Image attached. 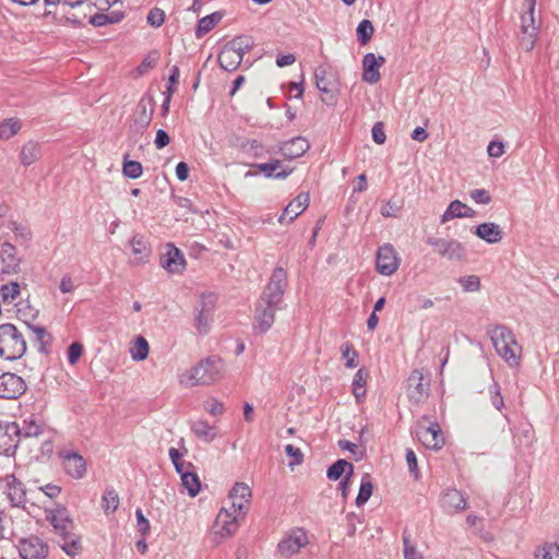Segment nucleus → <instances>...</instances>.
<instances>
[{"mask_svg": "<svg viewBox=\"0 0 559 559\" xmlns=\"http://www.w3.org/2000/svg\"><path fill=\"white\" fill-rule=\"evenodd\" d=\"M223 376V361L217 356H210L201 359L181 379L182 383L190 386L210 385L218 381Z\"/></svg>", "mask_w": 559, "mask_h": 559, "instance_id": "obj_3", "label": "nucleus"}, {"mask_svg": "<svg viewBox=\"0 0 559 559\" xmlns=\"http://www.w3.org/2000/svg\"><path fill=\"white\" fill-rule=\"evenodd\" d=\"M216 301L217 297L212 292H204L200 295L198 305L194 308V326L200 334H207L210 332Z\"/></svg>", "mask_w": 559, "mask_h": 559, "instance_id": "obj_8", "label": "nucleus"}, {"mask_svg": "<svg viewBox=\"0 0 559 559\" xmlns=\"http://www.w3.org/2000/svg\"><path fill=\"white\" fill-rule=\"evenodd\" d=\"M373 33L374 27L371 21L365 19L358 24L356 28L357 40L359 41L360 45H366L370 41Z\"/></svg>", "mask_w": 559, "mask_h": 559, "instance_id": "obj_45", "label": "nucleus"}, {"mask_svg": "<svg viewBox=\"0 0 559 559\" xmlns=\"http://www.w3.org/2000/svg\"><path fill=\"white\" fill-rule=\"evenodd\" d=\"M426 243L435 248L436 252L449 261H465L466 250L462 242L456 239H445L435 236L426 238Z\"/></svg>", "mask_w": 559, "mask_h": 559, "instance_id": "obj_9", "label": "nucleus"}, {"mask_svg": "<svg viewBox=\"0 0 559 559\" xmlns=\"http://www.w3.org/2000/svg\"><path fill=\"white\" fill-rule=\"evenodd\" d=\"M414 433L425 448L433 451L442 449L445 443L444 439H435L428 427L420 423L417 425Z\"/></svg>", "mask_w": 559, "mask_h": 559, "instance_id": "obj_31", "label": "nucleus"}, {"mask_svg": "<svg viewBox=\"0 0 559 559\" xmlns=\"http://www.w3.org/2000/svg\"><path fill=\"white\" fill-rule=\"evenodd\" d=\"M22 128V123L16 118H8L4 119L2 122H0V139L1 140H10L15 134L19 133V131Z\"/></svg>", "mask_w": 559, "mask_h": 559, "instance_id": "obj_40", "label": "nucleus"}, {"mask_svg": "<svg viewBox=\"0 0 559 559\" xmlns=\"http://www.w3.org/2000/svg\"><path fill=\"white\" fill-rule=\"evenodd\" d=\"M474 234L489 245L498 243L503 238L502 228L498 224L491 222L481 223L475 226Z\"/></svg>", "mask_w": 559, "mask_h": 559, "instance_id": "obj_25", "label": "nucleus"}, {"mask_svg": "<svg viewBox=\"0 0 559 559\" xmlns=\"http://www.w3.org/2000/svg\"><path fill=\"white\" fill-rule=\"evenodd\" d=\"M314 80L317 88L326 95L322 98L323 103L330 106L335 105L336 96L333 94L332 88L330 87L331 82L328 80V73L324 67L319 66L314 70Z\"/></svg>", "mask_w": 559, "mask_h": 559, "instance_id": "obj_28", "label": "nucleus"}, {"mask_svg": "<svg viewBox=\"0 0 559 559\" xmlns=\"http://www.w3.org/2000/svg\"><path fill=\"white\" fill-rule=\"evenodd\" d=\"M354 474V465L344 459L336 460L326 471L330 480L342 479L345 475Z\"/></svg>", "mask_w": 559, "mask_h": 559, "instance_id": "obj_34", "label": "nucleus"}, {"mask_svg": "<svg viewBox=\"0 0 559 559\" xmlns=\"http://www.w3.org/2000/svg\"><path fill=\"white\" fill-rule=\"evenodd\" d=\"M224 14L219 11L213 12L204 17H202L195 27V37L201 38L207 33H210L216 24L221 22Z\"/></svg>", "mask_w": 559, "mask_h": 559, "instance_id": "obj_35", "label": "nucleus"}, {"mask_svg": "<svg viewBox=\"0 0 559 559\" xmlns=\"http://www.w3.org/2000/svg\"><path fill=\"white\" fill-rule=\"evenodd\" d=\"M238 515L223 508L214 522L215 534L222 538L234 534L238 528Z\"/></svg>", "mask_w": 559, "mask_h": 559, "instance_id": "obj_20", "label": "nucleus"}, {"mask_svg": "<svg viewBox=\"0 0 559 559\" xmlns=\"http://www.w3.org/2000/svg\"><path fill=\"white\" fill-rule=\"evenodd\" d=\"M46 520L59 536L57 543L68 556L75 557L82 552L81 536L74 533L75 525L66 507L58 506L55 510H50Z\"/></svg>", "mask_w": 559, "mask_h": 559, "instance_id": "obj_2", "label": "nucleus"}, {"mask_svg": "<svg viewBox=\"0 0 559 559\" xmlns=\"http://www.w3.org/2000/svg\"><path fill=\"white\" fill-rule=\"evenodd\" d=\"M1 295L4 301H13L20 294V285L11 282L1 286Z\"/></svg>", "mask_w": 559, "mask_h": 559, "instance_id": "obj_52", "label": "nucleus"}, {"mask_svg": "<svg viewBox=\"0 0 559 559\" xmlns=\"http://www.w3.org/2000/svg\"><path fill=\"white\" fill-rule=\"evenodd\" d=\"M41 156L40 144L36 141L26 142L20 152V160L23 166H29Z\"/></svg>", "mask_w": 559, "mask_h": 559, "instance_id": "obj_33", "label": "nucleus"}, {"mask_svg": "<svg viewBox=\"0 0 559 559\" xmlns=\"http://www.w3.org/2000/svg\"><path fill=\"white\" fill-rule=\"evenodd\" d=\"M19 554L21 559H45L49 555V547L38 536L32 535L20 539Z\"/></svg>", "mask_w": 559, "mask_h": 559, "instance_id": "obj_13", "label": "nucleus"}, {"mask_svg": "<svg viewBox=\"0 0 559 559\" xmlns=\"http://www.w3.org/2000/svg\"><path fill=\"white\" fill-rule=\"evenodd\" d=\"M309 148L310 144L306 138L295 136L280 145V153L292 160L301 157Z\"/></svg>", "mask_w": 559, "mask_h": 559, "instance_id": "obj_21", "label": "nucleus"}, {"mask_svg": "<svg viewBox=\"0 0 559 559\" xmlns=\"http://www.w3.org/2000/svg\"><path fill=\"white\" fill-rule=\"evenodd\" d=\"M155 110V99L153 95L146 93L139 100L133 112V127L136 131L145 130L153 118Z\"/></svg>", "mask_w": 559, "mask_h": 559, "instance_id": "obj_14", "label": "nucleus"}, {"mask_svg": "<svg viewBox=\"0 0 559 559\" xmlns=\"http://www.w3.org/2000/svg\"><path fill=\"white\" fill-rule=\"evenodd\" d=\"M159 264L168 273L181 274L186 269V259L180 249L174 243L166 245V252L160 255Z\"/></svg>", "mask_w": 559, "mask_h": 559, "instance_id": "obj_16", "label": "nucleus"}, {"mask_svg": "<svg viewBox=\"0 0 559 559\" xmlns=\"http://www.w3.org/2000/svg\"><path fill=\"white\" fill-rule=\"evenodd\" d=\"M26 389V382L22 377L13 372H3L0 376V399L16 400Z\"/></svg>", "mask_w": 559, "mask_h": 559, "instance_id": "obj_11", "label": "nucleus"}, {"mask_svg": "<svg viewBox=\"0 0 559 559\" xmlns=\"http://www.w3.org/2000/svg\"><path fill=\"white\" fill-rule=\"evenodd\" d=\"M24 436L25 437H37L41 433L43 429L33 419L24 420Z\"/></svg>", "mask_w": 559, "mask_h": 559, "instance_id": "obj_62", "label": "nucleus"}, {"mask_svg": "<svg viewBox=\"0 0 559 559\" xmlns=\"http://www.w3.org/2000/svg\"><path fill=\"white\" fill-rule=\"evenodd\" d=\"M401 207L397 206L394 202L388 201L382 207H381V215L384 217H396Z\"/></svg>", "mask_w": 559, "mask_h": 559, "instance_id": "obj_64", "label": "nucleus"}, {"mask_svg": "<svg viewBox=\"0 0 559 559\" xmlns=\"http://www.w3.org/2000/svg\"><path fill=\"white\" fill-rule=\"evenodd\" d=\"M228 498L230 501H249V499L251 498V489L245 483H236L235 486L229 491Z\"/></svg>", "mask_w": 559, "mask_h": 559, "instance_id": "obj_48", "label": "nucleus"}, {"mask_svg": "<svg viewBox=\"0 0 559 559\" xmlns=\"http://www.w3.org/2000/svg\"><path fill=\"white\" fill-rule=\"evenodd\" d=\"M25 324L26 328L34 334L33 342L37 350L41 354H48L53 340L52 335L47 331L45 326L34 325L31 323Z\"/></svg>", "mask_w": 559, "mask_h": 559, "instance_id": "obj_29", "label": "nucleus"}, {"mask_svg": "<svg viewBox=\"0 0 559 559\" xmlns=\"http://www.w3.org/2000/svg\"><path fill=\"white\" fill-rule=\"evenodd\" d=\"M487 152L491 157H500L504 153V145L500 141H491L488 144Z\"/></svg>", "mask_w": 559, "mask_h": 559, "instance_id": "obj_63", "label": "nucleus"}, {"mask_svg": "<svg viewBox=\"0 0 559 559\" xmlns=\"http://www.w3.org/2000/svg\"><path fill=\"white\" fill-rule=\"evenodd\" d=\"M124 17L121 11H111L109 13H96L90 17V24L95 27H102L108 24L119 23Z\"/></svg>", "mask_w": 559, "mask_h": 559, "instance_id": "obj_37", "label": "nucleus"}, {"mask_svg": "<svg viewBox=\"0 0 559 559\" xmlns=\"http://www.w3.org/2000/svg\"><path fill=\"white\" fill-rule=\"evenodd\" d=\"M403 545H404V558L405 559H424L423 555L418 552L409 542V537L406 533H403Z\"/></svg>", "mask_w": 559, "mask_h": 559, "instance_id": "obj_56", "label": "nucleus"}, {"mask_svg": "<svg viewBox=\"0 0 559 559\" xmlns=\"http://www.w3.org/2000/svg\"><path fill=\"white\" fill-rule=\"evenodd\" d=\"M406 462L408 465L409 473L415 477V479L419 478V468L417 464L416 453L412 449H407L406 451Z\"/></svg>", "mask_w": 559, "mask_h": 559, "instance_id": "obj_59", "label": "nucleus"}, {"mask_svg": "<svg viewBox=\"0 0 559 559\" xmlns=\"http://www.w3.org/2000/svg\"><path fill=\"white\" fill-rule=\"evenodd\" d=\"M376 265L377 271L385 276L392 275L397 270L399 258L391 245H385L378 249Z\"/></svg>", "mask_w": 559, "mask_h": 559, "instance_id": "obj_17", "label": "nucleus"}, {"mask_svg": "<svg viewBox=\"0 0 559 559\" xmlns=\"http://www.w3.org/2000/svg\"><path fill=\"white\" fill-rule=\"evenodd\" d=\"M368 371L366 368H359L353 379V394L357 402H360L366 396V383L368 379Z\"/></svg>", "mask_w": 559, "mask_h": 559, "instance_id": "obj_39", "label": "nucleus"}, {"mask_svg": "<svg viewBox=\"0 0 559 559\" xmlns=\"http://www.w3.org/2000/svg\"><path fill=\"white\" fill-rule=\"evenodd\" d=\"M252 167L257 168L266 178L286 179L293 171V167H283L280 159H271L267 163L253 164Z\"/></svg>", "mask_w": 559, "mask_h": 559, "instance_id": "obj_24", "label": "nucleus"}, {"mask_svg": "<svg viewBox=\"0 0 559 559\" xmlns=\"http://www.w3.org/2000/svg\"><path fill=\"white\" fill-rule=\"evenodd\" d=\"M67 475L73 479H82L86 474V461L76 451L62 450L58 453Z\"/></svg>", "mask_w": 559, "mask_h": 559, "instance_id": "obj_12", "label": "nucleus"}, {"mask_svg": "<svg viewBox=\"0 0 559 559\" xmlns=\"http://www.w3.org/2000/svg\"><path fill=\"white\" fill-rule=\"evenodd\" d=\"M168 454L176 472L179 475H181V473H185L187 469L194 468L191 462L182 461V453L178 449L170 448Z\"/></svg>", "mask_w": 559, "mask_h": 559, "instance_id": "obj_47", "label": "nucleus"}, {"mask_svg": "<svg viewBox=\"0 0 559 559\" xmlns=\"http://www.w3.org/2000/svg\"><path fill=\"white\" fill-rule=\"evenodd\" d=\"M536 0L523 1V13L521 14L520 46L525 51H531L536 43L538 25L535 22Z\"/></svg>", "mask_w": 559, "mask_h": 559, "instance_id": "obj_6", "label": "nucleus"}, {"mask_svg": "<svg viewBox=\"0 0 559 559\" xmlns=\"http://www.w3.org/2000/svg\"><path fill=\"white\" fill-rule=\"evenodd\" d=\"M16 248L9 243H2L0 248V259L2 262V274H16L20 272V259L17 258Z\"/></svg>", "mask_w": 559, "mask_h": 559, "instance_id": "obj_22", "label": "nucleus"}, {"mask_svg": "<svg viewBox=\"0 0 559 559\" xmlns=\"http://www.w3.org/2000/svg\"><path fill=\"white\" fill-rule=\"evenodd\" d=\"M146 21L152 27L157 28L165 22V12L159 8H153L147 13Z\"/></svg>", "mask_w": 559, "mask_h": 559, "instance_id": "obj_53", "label": "nucleus"}, {"mask_svg": "<svg viewBox=\"0 0 559 559\" xmlns=\"http://www.w3.org/2000/svg\"><path fill=\"white\" fill-rule=\"evenodd\" d=\"M535 559H559V545L556 543H544L536 547Z\"/></svg>", "mask_w": 559, "mask_h": 559, "instance_id": "obj_43", "label": "nucleus"}, {"mask_svg": "<svg viewBox=\"0 0 559 559\" xmlns=\"http://www.w3.org/2000/svg\"><path fill=\"white\" fill-rule=\"evenodd\" d=\"M27 349L23 332L12 323L0 324V357L5 360L22 358Z\"/></svg>", "mask_w": 559, "mask_h": 559, "instance_id": "obj_4", "label": "nucleus"}, {"mask_svg": "<svg viewBox=\"0 0 559 559\" xmlns=\"http://www.w3.org/2000/svg\"><path fill=\"white\" fill-rule=\"evenodd\" d=\"M497 354L504 359L509 365L518 364L519 356L515 354V348L519 344L512 331L506 325H496L489 328L487 331Z\"/></svg>", "mask_w": 559, "mask_h": 559, "instance_id": "obj_5", "label": "nucleus"}, {"mask_svg": "<svg viewBox=\"0 0 559 559\" xmlns=\"http://www.w3.org/2000/svg\"><path fill=\"white\" fill-rule=\"evenodd\" d=\"M287 286V272L282 266H276L255 302L253 330L257 333L264 334L272 328L276 311L284 309Z\"/></svg>", "mask_w": 559, "mask_h": 559, "instance_id": "obj_1", "label": "nucleus"}, {"mask_svg": "<svg viewBox=\"0 0 559 559\" xmlns=\"http://www.w3.org/2000/svg\"><path fill=\"white\" fill-rule=\"evenodd\" d=\"M489 395L492 406L496 409L501 411L504 407V401L501 395V388L498 382L493 381L489 386Z\"/></svg>", "mask_w": 559, "mask_h": 559, "instance_id": "obj_51", "label": "nucleus"}, {"mask_svg": "<svg viewBox=\"0 0 559 559\" xmlns=\"http://www.w3.org/2000/svg\"><path fill=\"white\" fill-rule=\"evenodd\" d=\"M130 246L138 263L148 262L152 254V248L145 236L135 234L130 240Z\"/></svg>", "mask_w": 559, "mask_h": 559, "instance_id": "obj_27", "label": "nucleus"}, {"mask_svg": "<svg viewBox=\"0 0 559 559\" xmlns=\"http://www.w3.org/2000/svg\"><path fill=\"white\" fill-rule=\"evenodd\" d=\"M193 468L187 469L181 473V484L187 489L190 497H195L201 490V481Z\"/></svg>", "mask_w": 559, "mask_h": 559, "instance_id": "obj_38", "label": "nucleus"}, {"mask_svg": "<svg viewBox=\"0 0 559 559\" xmlns=\"http://www.w3.org/2000/svg\"><path fill=\"white\" fill-rule=\"evenodd\" d=\"M371 136L374 143L384 144L386 141V135L384 132V123L382 121H378L373 124L371 129Z\"/></svg>", "mask_w": 559, "mask_h": 559, "instance_id": "obj_58", "label": "nucleus"}, {"mask_svg": "<svg viewBox=\"0 0 559 559\" xmlns=\"http://www.w3.org/2000/svg\"><path fill=\"white\" fill-rule=\"evenodd\" d=\"M229 47L234 48V50L243 59V56L249 52L253 47V40L249 36H238L233 40L227 43Z\"/></svg>", "mask_w": 559, "mask_h": 559, "instance_id": "obj_44", "label": "nucleus"}, {"mask_svg": "<svg viewBox=\"0 0 559 559\" xmlns=\"http://www.w3.org/2000/svg\"><path fill=\"white\" fill-rule=\"evenodd\" d=\"M459 283L465 292H477L480 288V280L476 275L462 276L459 278Z\"/></svg>", "mask_w": 559, "mask_h": 559, "instance_id": "obj_54", "label": "nucleus"}, {"mask_svg": "<svg viewBox=\"0 0 559 559\" xmlns=\"http://www.w3.org/2000/svg\"><path fill=\"white\" fill-rule=\"evenodd\" d=\"M373 491V484L369 474H365L361 478L358 495L356 497V506H364L371 497Z\"/></svg>", "mask_w": 559, "mask_h": 559, "instance_id": "obj_42", "label": "nucleus"}, {"mask_svg": "<svg viewBox=\"0 0 559 559\" xmlns=\"http://www.w3.org/2000/svg\"><path fill=\"white\" fill-rule=\"evenodd\" d=\"M102 501V507L106 514H112L119 507V496L112 487L105 489Z\"/></svg>", "mask_w": 559, "mask_h": 559, "instance_id": "obj_41", "label": "nucleus"}, {"mask_svg": "<svg viewBox=\"0 0 559 559\" xmlns=\"http://www.w3.org/2000/svg\"><path fill=\"white\" fill-rule=\"evenodd\" d=\"M385 63L383 56H376L368 52L362 58V80L369 84H376L380 81L381 75L379 68Z\"/></svg>", "mask_w": 559, "mask_h": 559, "instance_id": "obj_18", "label": "nucleus"}, {"mask_svg": "<svg viewBox=\"0 0 559 559\" xmlns=\"http://www.w3.org/2000/svg\"><path fill=\"white\" fill-rule=\"evenodd\" d=\"M309 193L301 192L284 209V215L289 216L288 222H293L304 211L307 210V207L309 206Z\"/></svg>", "mask_w": 559, "mask_h": 559, "instance_id": "obj_32", "label": "nucleus"}, {"mask_svg": "<svg viewBox=\"0 0 559 559\" xmlns=\"http://www.w3.org/2000/svg\"><path fill=\"white\" fill-rule=\"evenodd\" d=\"M5 492L13 507H22L26 503V492L23 484L13 475L4 477Z\"/></svg>", "mask_w": 559, "mask_h": 559, "instance_id": "obj_23", "label": "nucleus"}, {"mask_svg": "<svg viewBox=\"0 0 559 559\" xmlns=\"http://www.w3.org/2000/svg\"><path fill=\"white\" fill-rule=\"evenodd\" d=\"M143 173V167L138 160L127 159V155L124 156L122 174L130 179H138L141 177Z\"/></svg>", "mask_w": 559, "mask_h": 559, "instance_id": "obj_49", "label": "nucleus"}, {"mask_svg": "<svg viewBox=\"0 0 559 559\" xmlns=\"http://www.w3.org/2000/svg\"><path fill=\"white\" fill-rule=\"evenodd\" d=\"M192 432L204 442H212L217 433L214 426H211L205 420H195L190 425Z\"/></svg>", "mask_w": 559, "mask_h": 559, "instance_id": "obj_36", "label": "nucleus"}, {"mask_svg": "<svg viewBox=\"0 0 559 559\" xmlns=\"http://www.w3.org/2000/svg\"><path fill=\"white\" fill-rule=\"evenodd\" d=\"M68 361L70 365H75L83 354V345L79 342H73L68 347Z\"/></svg>", "mask_w": 559, "mask_h": 559, "instance_id": "obj_57", "label": "nucleus"}, {"mask_svg": "<svg viewBox=\"0 0 559 559\" xmlns=\"http://www.w3.org/2000/svg\"><path fill=\"white\" fill-rule=\"evenodd\" d=\"M307 544L308 536L306 531L302 528H295L278 543L277 550L281 556L289 558L297 554Z\"/></svg>", "mask_w": 559, "mask_h": 559, "instance_id": "obj_15", "label": "nucleus"}, {"mask_svg": "<svg viewBox=\"0 0 559 559\" xmlns=\"http://www.w3.org/2000/svg\"><path fill=\"white\" fill-rule=\"evenodd\" d=\"M341 350L343 358L346 360L345 366L350 369L357 367L358 353L353 348L352 344L344 343L341 346Z\"/></svg>", "mask_w": 559, "mask_h": 559, "instance_id": "obj_50", "label": "nucleus"}, {"mask_svg": "<svg viewBox=\"0 0 559 559\" xmlns=\"http://www.w3.org/2000/svg\"><path fill=\"white\" fill-rule=\"evenodd\" d=\"M136 518V530L141 534V536H146L150 533L151 524L146 519L141 509L135 510Z\"/></svg>", "mask_w": 559, "mask_h": 559, "instance_id": "obj_55", "label": "nucleus"}, {"mask_svg": "<svg viewBox=\"0 0 559 559\" xmlns=\"http://www.w3.org/2000/svg\"><path fill=\"white\" fill-rule=\"evenodd\" d=\"M476 212L460 200L452 201L441 215L440 222L444 224L453 218L474 217Z\"/></svg>", "mask_w": 559, "mask_h": 559, "instance_id": "obj_26", "label": "nucleus"}, {"mask_svg": "<svg viewBox=\"0 0 559 559\" xmlns=\"http://www.w3.org/2000/svg\"><path fill=\"white\" fill-rule=\"evenodd\" d=\"M431 373L424 369H414L406 380V392L411 402L419 404L430 395Z\"/></svg>", "mask_w": 559, "mask_h": 559, "instance_id": "obj_7", "label": "nucleus"}, {"mask_svg": "<svg viewBox=\"0 0 559 559\" xmlns=\"http://www.w3.org/2000/svg\"><path fill=\"white\" fill-rule=\"evenodd\" d=\"M150 345L143 336H138L134 347L130 350L131 357L135 361L144 360L148 356Z\"/></svg>", "mask_w": 559, "mask_h": 559, "instance_id": "obj_46", "label": "nucleus"}, {"mask_svg": "<svg viewBox=\"0 0 559 559\" xmlns=\"http://www.w3.org/2000/svg\"><path fill=\"white\" fill-rule=\"evenodd\" d=\"M285 453L288 456L294 457V461L289 463L290 466L299 465L304 461V454H302L301 450L293 444H287L285 447Z\"/></svg>", "mask_w": 559, "mask_h": 559, "instance_id": "obj_60", "label": "nucleus"}, {"mask_svg": "<svg viewBox=\"0 0 559 559\" xmlns=\"http://www.w3.org/2000/svg\"><path fill=\"white\" fill-rule=\"evenodd\" d=\"M471 198L478 204H488L491 202V195L486 189L472 190Z\"/></svg>", "mask_w": 559, "mask_h": 559, "instance_id": "obj_61", "label": "nucleus"}, {"mask_svg": "<svg viewBox=\"0 0 559 559\" xmlns=\"http://www.w3.org/2000/svg\"><path fill=\"white\" fill-rule=\"evenodd\" d=\"M441 508L448 514H455L466 509L467 502L461 491L448 488L441 495Z\"/></svg>", "mask_w": 559, "mask_h": 559, "instance_id": "obj_19", "label": "nucleus"}, {"mask_svg": "<svg viewBox=\"0 0 559 559\" xmlns=\"http://www.w3.org/2000/svg\"><path fill=\"white\" fill-rule=\"evenodd\" d=\"M217 61L222 69L233 72L241 64L242 58L234 50V48L226 44L221 50Z\"/></svg>", "mask_w": 559, "mask_h": 559, "instance_id": "obj_30", "label": "nucleus"}, {"mask_svg": "<svg viewBox=\"0 0 559 559\" xmlns=\"http://www.w3.org/2000/svg\"><path fill=\"white\" fill-rule=\"evenodd\" d=\"M21 429L14 421H0V454L10 456L17 449Z\"/></svg>", "mask_w": 559, "mask_h": 559, "instance_id": "obj_10", "label": "nucleus"}]
</instances>
